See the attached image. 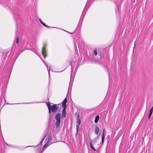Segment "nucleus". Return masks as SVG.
I'll return each instance as SVG.
<instances>
[{
	"label": "nucleus",
	"mask_w": 153,
	"mask_h": 153,
	"mask_svg": "<svg viewBox=\"0 0 153 153\" xmlns=\"http://www.w3.org/2000/svg\"><path fill=\"white\" fill-rule=\"evenodd\" d=\"M61 117V114L60 113H58L56 114L55 115V120H56V122L55 123V125L58 127L60 123V119Z\"/></svg>",
	"instance_id": "obj_1"
},
{
	"label": "nucleus",
	"mask_w": 153,
	"mask_h": 153,
	"mask_svg": "<svg viewBox=\"0 0 153 153\" xmlns=\"http://www.w3.org/2000/svg\"><path fill=\"white\" fill-rule=\"evenodd\" d=\"M46 137L45 142L47 143H49V144L50 145L51 143H53L54 142H51L52 137L51 135L48 134V135H46Z\"/></svg>",
	"instance_id": "obj_2"
},
{
	"label": "nucleus",
	"mask_w": 153,
	"mask_h": 153,
	"mask_svg": "<svg viewBox=\"0 0 153 153\" xmlns=\"http://www.w3.org/2000/svg\"><path fill=\"white\" fill-rule=\"evenodd\" d=\"M47 45V44L46 43H45L44 44V47L42 48V54L43 56L45 58V57L46 56V50L45 49V47Z\"/></svg>",
	"instance_id": "obj_3"
},
{
	"label": "nucleus",
	"mask_w": 153,
	"mask_h": 153,
	"mask_svg": "<svg viewBox=\"0 0 153 153\" xmlns=\"http://www.w3.org/2000/svg\"><path fill=\"white\" fill-rule=\"evenodd\" d=\"M57 108L56 104H53L51 106V109L52 112L53 113L56 112L57 110Z\"/></svg>",
	"instance_id": "obj_4"
},
{
	"label": "nucleus",
	"mask_w": 153,
	"mask_h": 153,
	"mask_svg": "<svg viewBox=\"0 0 153 153\" xmlns=\"http://www.w3.org/2000/svg\"><path fill=\"white\" fill-rule=\"evenodd\" d=\"M67 100L66 98H65L63 101L62 102V106L63 108H66L67 105H66V103L67 102Z\"/></svg>",
	"instance_id": "obj_5"
},
{
	"label": "nucleus",
	"mask_w": 153,
	"mask_h": 153,
	"mask_svg": "<svg viewBox=\"0 0 153 153\" xmlns=\"http://www.w3.org/2000/svg\"><path fill=\"white\" fill-rule=\"evenodd\" d=\"M66 115V108H63L62 114V117L63 118H65Z\"/></svg>",
	"instance_id": "obj_6"
},
{
	"label": "nucleus",
	"mask_w": 153,
	"mask_h": 153,
	"mask_svg": "<svg viewBox=\"0 0 153 153\" xmlns=\"http://www.w3.org/2000/svg\"><path fill=\"white\" fill-rule=\"evenodd\" d=\"M104 133H105V129H104L102 131V141L100 143L101 144H102L104 142Z\"/></svg>",
	"instance_id": "obj_7"
},
{
	"label": "nucleus",
	"mask_w": 153,
	"mask_h": 153,
	"mask_svg": "<svg viewBox=\"0 0 153 153\" xmlns=\"http://www.w3.org/2000/svg\"><path fill=\"white\" fill-rule=\"evenodd\" d=\"M99 132V128L97 126H96L95 129V133L97 135L98 134Z\"/></svg>",
	"instance_id": "obj_8"
},
{
	"label": "nucleus",
	"mask_w": 153,
	"mask_h": 153,
	"mask_svg": "<svg viewBox=\"0 0 153 153\" xmlns=\"http://www.w3.org/2000/svg\"><path fill=\"white\" fill-rule=\"evenodd\" d=\"M80 120L79 118V114L77 115V125H79L80 123Z\"/></svg>",
	"instance_id": "obj_9"
},
{
	"label": "nucleus",
	"mask_w": 153,
	"mask_h": 153,
	"mask_svg": "<svg viewBox=\"0 0 153 153\" xmlns=\"http://www.w3.org/2000/svg\"><path fill=\"white\" fill-rule=\"evenodd\" d=\"M153 112V109L152 108H151L149 111V114L148 118L149 119L150 117L152 115V113Z\"/></svg>",
	"instance_id": "obj_10"
},
{
	"label": "nucleus",
	"mask_w": 153,
	"mask_h": 153,
	"mask_svg": "<svg viewBox=\"0 0 153 153\" xmlns=\"http://www.w3.org/2000/svg\"><path fill=\"white\" fill-rule=\"evenodd\" d=\"M99 115H97L96 116L95 118V120H94V122L95 123H97V122H98V121L99 120Z\"/></svg>",
	"instance_id": "obj_11"
},
{
	"label": "nucleus",
	"mask_w": 153,
	"mask_h": 153,
	"mask_svg": "<svg viewBox=\"0 0 153 153\" xmlns=\"http://www.w3.org/2000/svg\"><path fill=\"white\" fill-rule=\"evenodd\" d=\"M50 145V144H49V143H45V144L44 145L42 148V150L43 151H44L48 146H49Z\"/></svg>",
	"instance_id": "obj_12"
},
{
	"label": "nucleus",
	"mask_w": 153,
	"mask_h": 153,
	"mask_svg": "<svg viewBox=\"0 0 153 153\" xmlns=\"http://www.w3.org/2000/svg\"><path fill=\"white\" fill-rule=\"evenodd\" d=\"M39 21L42 24L43 26L46 27H48V26L46 25L40 19H39Z\"/></svg>",
	"instance_id": "obj_13"
},
{
	"label": "nucleus",
	"mask_w": 153,
	"mask_h": 153,
	"mask_svg": "<svg viewBox=\"0 0 153 153\" xmlns=\"http://www.w3.org/2000/svg\"><path fill=\"white\" fill-rule=\"evenodd\" d=\"M47 105L48 107V109L51 108V105L49 102H47Z\"/></svg>",
	"instance_id": "obj_14"
},
{
	"label": "nucleus",
	"mask_w": 153,
	"mask_h": 153,
	"mask_svg": "<svg viewBox=\"0 0 153 153\" xmlns=\"http://www.w3.org/2000/svg\"><path fill=\"white\" fill-rule=\"evenodd\" d=\"M90 145L91 147L94 150H95V149L94 148V147H93L92 144L91 143H90Z\"/></svg>",
	"instance_id": "obj_15"
},
{
	"label": "nucleus",
	"mask_w": 153,
	"mask_h": 153,
	"mask_svg": "<svg viewBox=\"0 0 153 153\" xmlns=\"http://www.w3.org/2000/svg\"><path fill=\"white\" fill-rule=\"evenodd\" d=\"M46 136H45L42 139V141H41V142H40V145L38 147H39V146H40V145H41L42 143V142L43 141V140L45 138V137Z\"/></svg>",
	"instance_id": "obj_16"
},
{
	"label": "nucleus",
	"mask_w": 153,
	"mask_h": 153,
	"mask_svg": "<svg viewBox=\"0 0 153 153\" xmlns=\"http://www.w3.org/2000/svg\"><path fill=\"white\" fill-rule=\"evenodd\" d=\"M79 128V125H76V133H77L78 132V130Z\"/></svg>",
	"instance_id": "obj_17"
},
{
	"label": "nucleus",
	"mask_w": 153,
	"mask_h": 153,
	"mask_svg": "<svg viewBox=\"0 0 153 153\" xmlns=\"http://www.w3.org/2000/svg\"><path fill=\"white\" fill-rule=\"evenodd\" d=\"M94 55H96L97 54V51L96 50H95L94 51Z\"/></svg>",
	"instance_id": "obj_18"
},
{
	"label": "nucleus",
	"mask_w": 153,
	"mask_h": 153,
	"mask_svg": "<svg viewBox=\"0 0 153 153\" xmlns=\"http://www.w3.org/2000/svg\"><path fill=\"white\" fill-rule=\"evenodd\" d=\"M19 41V39L18 36H17L16 39V42L17 43H18Z\"/></svg>",
	"instance_id": "obj_19"
},
{
	"label": "nucleus",
	"mask_w": 153,
	"mask_h": 153,
	"mask_svg": "<svg viewBox=\"0 0 153 153\" xmlns=\"http://www.w3.org/2000/svg\"><path fill=\"white\" fill-rule=\"evenodd\" d=\"M48 110H49V113L50 114H51V108H49V109H48Z\"/></svg>",
	"instance_id": "obj_20"
},
{
	"label": "nucleus",
	"mask_w": 153,
	"mask_h": 153,
	"mask_svg": "<svg viewBox=\"0 0 153 153\" xmlns=\"http://www.w3.org/2000/svg\"><path fill=\"white\" fill-rule=\"evenodd\" d=\"M50 67H49V70L48 69V75H49V76H50V72L49 71V70H50Z\"/></svg>",
	"instance_id": "obj_21"
},
{
	"label": "nucleus",
	"mask_w": 153,
	"mask_h": 153,
	"mask_svg": "<svg viewBox=\"0 0 153 153\" xmlns=\"http://www.w3.org/2000/svg\"><path fill=\"white\" fill-rule=\"evenodd\" d=\"M46 65V67L47 68V67L48 66V65Z\"/></svg>",
	"instance_id": "obj_22"
},
{
	"label": "nucleus",
	"mask_w": 153,
	"mask_h": 153,
	"mask_svg": "<svg viewBox=\"0 0 153 153\" xmlns=\"http://www.w3.org/2000/svg\"><path fill=\"white\" fill-rule=\"evenodd\" d=\"M152 108L153 110V106L152 107V108Z\"/></svg>",
	"instance_id": "obj_23"
},
{
	"label": "nucleus",
	"mask_w": 153,
	"mask_h": 153,
	"mask_svg": "<svg viewBox=\"0 0 153 153\" xmlns=\"http://www.w3.org/2000/svg\"><path fill=\"white\" fill-rule=\"evenodd\" d=\"M96 138L97 139V138H98V137H96Z\"/></svg>",
	"instance_id": "obj_24"
}]
</instances>
